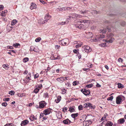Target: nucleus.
<instances>
[{
	"label": "nucleus",
	"mask_w": 126,
	"mask_h": 126,
	"mask_svg": "<svg viewBox=\"0 0 126 126\" xmlns=\"http://www.w3.org/2000/svg\"><path fill=\"white\" fill-rule=\"evenodd\" d=\"M82 49L83 51H84L87 53L90 52L92 50L91 48L89 46L87 45L83 46L82 47Z\"/></svg>",
	"instance_id": "f257e3e1"
},
{
	"label": "nucleus",
	"mask_w": 126,
	"mask_h": 126,
	"mask_svg": "<svg viewBox=\"0 0 126 126\" xmlns=\"http://www.w3.org/2000/svg\"><path fill=\"white\" fill-rule=\"evenodd\" d=\"M61 41L62 44L63 46H65L67 44L68 45L69 43V41L68 39H63Z\"/></svg>",
	"instance_id": "f03ea898"
},
{
	"label": "nucleus",
	"mask_w": 126,
	"mask_h": 126,
	"mask_svg": "<svg viewBox=\"0 0 126 126\" xmlns=\"http://www.w3.org/2000/svg\"><path fill=\"white\" fill-rule=\"evenodd\" d=\"M73 19H75L76 18H81L83 16L80 14H77L76 13L71 14Z\"/></svg>",
	"instance_id": "7ed1b4c3"
},
{
	"label": "nucleus",
	"mask_w": 126,
	"mask_h": 126,
	"mask_svg": "<svg viewBox=\"0 0 126 126\" xmlns=\"http://www.w3.org/2000/svg\"><path fill=\"white\" fill-rule=\"evenodd\" d=\"M81 91L85 95H87L90 94V91L89 90L86 89L81 90Z\"/></svg>",
	"instance_id": "20e7f679"
},
{
	"label": "nucleus",
	"mask_w": 126,
	"mask_h": 126,
	"mask_svg": "<svg viewBox=\"0 0 126 126\" xmlns=\"http://www.w3.org/2000/svg\"><path fill=\"white\" fill-rule=\"evenodd\" d=\"M52 109L50 108H48L44 110L43 112L44 114L46 115L49 114L51 112Z\"/></svg>",
	"instance_id": "39448f33"
},
{
	"label": "nucleus",
	"mask_w": 126,
	"mask_h": 126,
	"mask_svg": "<svg viewBox=\"0 0 126 126\" xmlns=\"http://www.w3.org/2000/svg\"><path fill=\"white\" fill-rule=\"evenodd\" d=\"M39 108H44L46 105V103L45 101H42L39 103Z\"/></svg>",
	"instance_id": "423d86ee"
},
{
	"label": "nucleus",
	"mask_w": 126,
	"mask_h": 126,
	"mask_svg": "<svg viewBox=\"0 0 126 126\" xmlns=\"http://www.w3.org/2000/svg\"><path fill=\"white\" fill-rule=\"evenodd\" d=\"M51 18V16L48 14L46 15L45 16V19L44 21H43L42 23H41L43 24H44L45 23L47 22L48 20H49Z\"/></svg>",
	"instance_id": "0eeeda50"
},
{
	"label": "nucleus",
	"mask_w": 126,
	"mask_h": 126,
	"mask_svg": "<svg viewBox=\"0 0 126 126\" xmlns=\"http://www.w3.org/2000/svg\"><path fill=\"white\" fill-rule=\"evenodd\" d=\"M99 38V36H96L94 38L91 39V42H97L100 40V39H99V38Z\"/></svg>",
	"instance_id": "6e6552de"
},
{
	"label": "nucleus",
	"mask_w": 126,
	"mask_h": 126,
	"mask_svg": "<svg viewBox=\"0 0 126 126\" xmlns=\"http://www.w3.org/2000/svg\"><path fill=\"white\" fill-rule=\"evenodd\" d=\"M122 100V97L120 96H119L116 97V103L117 104H120Z\"/></svg>",
	"instance_id": "1a4fd4ad"
},
{
	"label": "nucleus",
	"mask_w": 126,
	"mask_h": 126,
	"mask_svg": "<svg viewBox=\"0 0 126 126\" xmlns=\"http://www.w3.org/2000/svg\"><path fill=\"white\" fill-rule=\"evenodd\" d=\"M37 6L36 4L33 3L32 2L31 3V6L30 8L32 10L33 9H36L37 8Z\"/></svg>",
	"instance_id": "9d476101"
},
{
	"label": "nucleus",
	"mask_w": 126,
	"mask_h": 126,
	"mask_svg": "<svg viewBox=\"0 0 126 126\" xmlns=\"http://www.w3.org/2000/svg\"><path fill=\"white\" fill-rule=\"evenodd\" d=\"M63 122L65 124H70L72 122L68 119H67L63 120Z\"/></svg>",
	"instance_id": "9b49d317"
},
{
	"label": "nucleus",
	"mask_w": 126,
	"mask_h": 126,
	"mask_svg": "<svg viewBox=\"0 0 126 126\" xmlns=\"http://www.w3.org/2000/svg\"><path fill=\"white\" fill-rule=\"evenodd\" d=\"M29 121L27 120H25L21 122V126H24L28 124Z\"/></svg>",
	"instance_id": "f8f14e48"
},
{
	"label": "nucleus",
	"mask_w": 126,
	"mask_h": 126,
	"mask_svg": "<svg viewBox=\"0 0 126 126\" xmlns=\"http://www.w3.org/2000/svg\"><path fill=\"white\" fill-rule=\"evenodd\" d=\"M109 38V40H106V41L107 43H112L114 40V39L113 37H111Z\"/></svg>",
	"instance_id": "ddd939ff"
},
{
	"label": "nucleus",
	"mask_w": 126,
	"mask_h": 126,
	"mask_svg": "<svg viewBox=\"0 0 126 126\" xmlns=\"http://www.w3.org/2000/svg\"><path fill=\"white\" fill-rule=\"evenodd\" d=\"M118 121L119 124H123L125 122V120L124 118H121L118 120Z\"/></svg>",
	"instance_id": "4468645a"
},
{
	"label": "nucleus",
	"mask_w": 126,
	"mask_h": 126,
	"mask_svg": "<svg viewBox=\"0 0 126 126\" xmlns=\"http://www.w3.org/2000/svg\"><path fill=\"white\" fill-rule=\"evenodd\" d=\"M90 13H91L93 15H95L99 13V12L95 10H93L92 11V12L90 11V12H89V13L88 15H90Z\"/></svg>",
	"instance_id": "2eb2a0df"
},
{
	"label": "nucleus",
	"mask_w": 126,
	"mask_h": 126,
	"mask_svg": "<svg viewBox=\"0 0 126 126\" xmlns=\"http://www.w3.org/2000/svg\"><path fill=\"white\" fill-rule=\"evenodd\" d=\"M80 13L82 14H86L87 15L89 14L90 12V11L87 10H85L84 11H80Z\"/></svg>",
	"instance_id": "dca6fc26"
},
{
	"label": "nucleus",
	"mask_w": 126,
	"mask_h": 126,
	"mask_svg": "<svg viewBox=\"0 0 126 126\" xmlns=\"http://www.w3.org/2000/svg\"><path fill=\"white\" fill-rule=\"evenodd\" d=\"M90 21L89 20H79V22L81 23L83 22L84 23H90Z\"/></svg>",
	"instance_id": "f3484780"
},
{
	"label": "nucleus",
	"mask_w": 126,
	"mask_h": 126,
	"mask_svg": "<svg viewBox=\"0 0 126 126\" xmlns=\"http://www.w3.org/2000/svg\"><path fill=\"white\" fill-rule=\"evenodd\" d=\"M7 11V10H5L4 11H2L1 13V14L0 15L2 17H5Z\"/></svg>",
	"instance_id": "a211bd4d"
},
{
	"label": "nucleus",
	"mask_w": 126,
	"mask_h": 126,
	"mask_svg": "<svg viewBox=\"0 0 126 126\" xmlns=\"http://www.w3.org/2000/svg\"><path fill=\"white\" fill-rule=\"evenodd\" d=\"M29 119L31 121H33L35 120H36L37 118L36 117L34 116L33 115H32Z\"/></svg>",
	"instance_id": "6ab92c4d"
},
{
	"label": "nucleus",
	"mask_w": 126,
	"mask_h": 126,
	"mask_svg": "<svg viewBox=\"0 0 126 126\" xmlns=\"http://www.w3.org/2000/svg\"><path fill=\"white\" fill-rule=\"evenodd\" d=\"M76 27L77 28H79L80 29H83L84 28V26L83 24H80L79 25H76Z\"/></svg>",
	"instance_id": "aec40b11"
},
{
	"label": "nucleus",
	"mask_w": 126,
	"mask_h": 126,
	"mask_svg": "<svg viewBox=\"0 0 126 126\" xmlns=\"http://www.w3.org/2000/svg\"><path fill=\"white\" fill-rule=\"evenodd\" d=\"M61 96H59L57 98V99L55 100V102L56 103H58L61 100Z\"/></svg>",
	"instance_id": "412c9836"
},
{
	"label": "nucleus",
	"mask_w": 126,
	"mask_h": 126,
	"mask_svg": "<svg viewBox=\"0 0 126 126\" xmlns=\"http://www.w3.org/2000/svg\"><path fill=\"white\" fill-rule=\"evenodd\" d=\"M118 87L119 88L122 89L123 88L124 86V85L120 83H118Z\"/></svg>",
	"instance_id": "4be33fe9"
},
{
	"label": "nucleus",
	"mask_w": 126,
	"mask_h": 126,
	"mask_svg": "<svg viewBox=\"0 0 126 126\" xmlns=\"http://www.w3.org/2000/svg\"><path fill=\"white\" fill-rule=\"evenodd\" d=\"M78 113H76L72 114L71 115V116L72 117L75 119V118L77 117L78 116Z\"/></svg>",
	"instance_id": "5701e85b"
},
{
	"label": "nucleus",
	"mask_w": 126,
	"mask_h": 126,
	"mask_svg": "<svg viewBox=\"0 0 126 126\" xmlns=\"http://www.w3.org/2000/svg\"><path fill=\"white\" fill-rule=\"evenodd\" d=\"M113 125V124L110 121H108L105 125V126H112Z\"/></svg>",
	"instance_id": "b1692460"
},
{
	"label": "nucleus",
	"mask_w": 126,
	"mask_h": 126,
	"mask_svg": "<svg viewBox=\"0 0 126 126\" xmlns=\"http://www.w3.org/2000/svg\"><path fill=\"white\" fill-rule=\"evenodd\" d=\"M31 73H29L28 75L26 77V78L28 81L30 80H31L30 77H31Z\"/></svg>",
	"instance_id": "393cba45"
},
{
	"label": "nucleus",
	"mask_w": 126,
	"mask_h": 126,
	"mask_svg": "<svg viewBox=\"0 0 126 126\" xmlns=\"http://www.w3.org/2000/svg\"><path fill=\"white\" fill-rule=\"evenodd\" d=\"M106 32V29H100V32H102L103 33H104Z\"/></svg>",
	"instance_id": "a878e982"
},
{
	"label": "nucleus",
	"mask_w": 126,
	"mask_h": 126,
	"mask_svg": "<svg viewBox=\"0 0 126 126\" xmlns=\"http://www.w3.org/2000/svg\"><path fill=\"white\" fill-rule=\"evenodd\" d=\"M40 88H36L34 90L33 92L35 94L37 93L39 90Z\"/></svg>",
	"instance_id": "bb28decb"
},
{
	"label": "nucleus",
	"mask_w": 126,
	"mask_h": 126,
	"mask_svg": "<svg viewBox=\"0 0 126 126\" xmlns=\"http://www.w3.org/2000/svg\"><path fill=\"white\" fill-rule=\"evenodd\" d=\"M108 115L107 113L105 114L104 115L102 118L101 119V121H102L103 120H105L106 118V117Z\"/></svg>",
	"instance_id": "cd10ccee"
},
{
	"label": "nucleus",
	"mask_w": 126,
	"mask_h": 126,
	"mask_svg": "<svg viewBox=\"0 0 126 126\" xmlns=\"http://www.w3.org/2000/svg\"><path fill=\"white\" fill-rule=\"evenodd\" d=\"M114 36V34L112 33H110L109 34H108L107 35V37L108 38H109L112 37Z\"/></svg>",
	"instance_id": "c85d7f7f"
},
{
	"label": "nucleus",
	"mask_w": 126,
	"mask_h": 126,
	"mask_svg": "<svg viewBox=\"0 0 126 126\" xmlns=\"http://www.w3.org/2000/svg\"><path fill=\"white\" fill-rule=\"evenodd\" d=\"M63 77H60L58 78L57 80L60 82H62L63 81Z\"/></svg>",
	"instance_id": "c756f323"
},
{
	"label": "nucleus",
	"mask_w": 126,
	"mask_h": 126,
	"mask_svg": "<svg viewBox=\"0 0 126 126\" xmlns=\"http://www.w3.org/2000/svg\"><path fill=\"white\" fill-rule=\"evenodd\" d=\"M66 22H58V24L59 25H63L66 24Z\"/></svg>",
	"instance_id": "7c9ffc66"
},
{
	"label": "nucleus",
	"mask_w": 126,
	"mask_h": 126,
	"mask_svg": "<svg viewBox=\"0 0 126 126\" xmlns=\"http://www.w3.org/2000/svg\"><path fill=\"white\" fill-rule=\"evenodd\" d=\"M89 105V103H85L84 104V108H88Z\"/></svg>",
	"instance_id": "2f4dec72"
},
{
	"label": "nucleus",
	"mask_w": 126,
	"mask_h": 126,
	"mask_svg": "<svg viewBox=\"0 0 126 126\" xmlns=\"http://www.w3.org/2000/svg\"><path fill=\"white\" fill-rule=\"evenodd\" d=\"M83 43L82 42L81 43L79 44H78L76 45L75 47L76 48H78L80 47L82 45Z\"/></svg>",
	"instance_id": "473e14b6"
},
{
	"label": "nucleus",
	"mask_w": 126,
	"mask_h": 126,
	"mask_svg": "<svg viewBox=\"0 0 126 126\" xmlns=\"http://www.w3.org/2000/svg\"><path fill=\"white\" fill-rule=\"evenodd\" d=\"M28 60H29V59L27 57L25 58L23 60V62L25 63L26 62H27V61H28Z\"/></svg>",
	"instance_id": "72a5a7b5"
},
{
	"label": "nucleus",
	"mask_w": 126,
	"mask_h": 126,
	"mask_svg": "<svg viewBox=\"0 0 126 126\" xmlns=\"http://www.w3.org/2000/svg\"><path fill=\"white\" fill-rule=\"evenodd\" d=\"M69 111L71 112H73L75 111V109L72 107H70L69 108Z\"/></svg>",
	"instance_id": "f704fd0d"
},
{
	"label": "nucleus",
	"mask_w": 126,
	"mask_h": 126,
	"mask_svg": "<svg viewBox=\"0 0 126 126\" xmlns=\"http://www.w3.org/2000/svg\"><path fill=\"white\" fill-rule=\"evenodd\" d=\"M8 65H6V64H3V65L2 66L4 68H5L6 69H7L9 67H8Z\"/></svg>",
	"instance_id": "c9c22d12"
},
{
	"label": "nucleus",
	"mask_w": 126,
	"mask_h": 126,
	"mask_svg": "<svg viewBox=\"0 0 126 126\" xmlns=\"http://www.w3.org/2000/svg\"><path fill=\"white\" fill-rule=\"evenodd\" d=\"M79 82L77 81H74L73 82V85H76L79 84Z\"/></svg>",
	"instance_id": "e433bc0d"
},
{
	"label": "nucleus",
	"mask_w": 126,
	"mask_h": 126,
	"mask_svg": "<svg viewBox=\"0 0 126 126\" xmlns=\"http://www.w3.org/2000/svg\"><path fill=\"white\" fill-rule=\"evenodd\" d=\"M93 86V84H92L91 83L86 85V87H87V88H89L92 87Z\"/></svg>",
	"instance_id": "4c0bfd02"
},
{
	"label": "nucleus",
	"mask_w": 126,
	"mask_h": 126,
	"mask_svg": "<svg viewBox=\"0 0 126 126\" xmlns=\"http://www.w3.org/2000/svg\"><path fill=\"white\" fill-rule=\"evenodd\" d=\"M67 19H73L71 14H70L68 16Z\"/></svg>",
	"instance_id": "58836bf2"
},
{
	"label": "nucleus",
	"mask_w": 126,
	"mask_h": 126,
	"mask_svg": "<svg viewBox=\"0 0 126 126\" xmlns=\"http://www.w3.org/2000/svg\"><path fill=\"white\" fill-rule=\"evenodd\" d=\"M72 7H68L66 8V10L71 11L72 10Z\"/></svg>",
	"instance_id": "ea45409f"
},
{
	"label": "nucleus",
	"mask_w": 126,
	"mask_h": 126,
	"mask_svg": "<svg viewBox=\"0 0 126 126\" xmlns=\"http://www.w3.org/2000/svg\"><path fill=\"white\" fill-rule=\"evenodd\" d=\"M126 24V22L124 21H122L121 23V25L123 26H124Z\"/></svg>",
	"instance_id": "a19ab883"
},
{
	"label": "nucleus",
	"mask_w": 126,
	"mask_h": 126,
	"mask_svg": "<svg viewBox=\"0 0 126 126\" xmlns=\"http://www.w3.org/2000/svg\"><path fill=\"white\" fill-rule=\"evenodd\" d=\"M9 94L11 95H14L15 94V92L14 91H11L9 92Z\"/></svg>",
	"instance_id": "79ce46f5"
},
{
	"label": "nucleus",
	"mask_w": 126,
	"mask_h": 126,
	"mask_svg": "<svg viewBox=\"0 0 126 126\" xmlns=\"http://www.w3.org/2000/svg\"><path fill=\"white\" fill-rule=\"evenodd\" d=\"M78 109L79 110H83V107L82 105H80L79 106Z\"/></svg>",
	"instance_id": "37998d69"
},
{
	"label": "nucleus",
	"mask_w": 126,
	"mask_h": 126,
	"mask_svg": "<svg viewBox=\"0 0 126 126\" xmlns=\"http://www.w3.org/2000/svg\"><path fill=\"white\" fill-rule=\"evenodd\" d=\"M113 98V96H111L110 97L108 98L107 99L108 100H112Z\"/></svg>",
	"instance_id": "c03bdc74"
},
{
	"label": "nucleus",
	"mask_w": 126,
	"mask_h": 126,
	"mask_svg": "<svg viewBox=\"0 0 126 126\" xmlns=\"http://www.w3.org/2000/svg\"><path fill=\"white\" fill-rule=\"evenodd\" d=\"M41 38L40 37H38L35 39V41L36 42H38L41 40Z\"/></svg>",
	"instance_id": "a18cd8bd"
},
{
	"label": "nucleus",
	"mask_w": 126,
	"mask_h": 126,
	"mask_svg": "<svg viewBox=\"0 0 126 126\" xmlns=\"http://www.w3.org/2000/svg\"><path fill=\"white\" fill-rule=\"evenodd\" d=\"M1 104L2 106L4 107H6L7 105V104L6 102L3 103Z\"/></svg>",
	"instance_id": "49530a36"
},
{
	"label": "nucleus",
	"mask_w": 126,
	"mask_h": 126,
	"mask_svg": "<svg viewBox=\"0 0 126 126\" xmlns=\"http://www.w3.org/2000/svg\"><path fill=\"white\" fill-rule=\"evenodd\" d=\"M13 124L12 123H9L6 124L4 126H13Z\"/></svg>",
	"instance_id": "de8ad7c7"
},
{
	"label": "nucleus",
	"mask_w": 126,
	"mask_h": 126,
	"mask_svg": "<svg viewBox=\"0 0 126 126\" xmlns=\"http://www.w3.org/2000/svg\"><path fill=\"white\" fill-rule=\"evenodd\" d=\"M20 45L18 43H16L13 45V46L15 47H17L18 46Z\"/></svg>",
	"instance_id": "09e8293b"
},
{
	"label": "nucleus",
	"mask_w": 126,
	"mask_h": 126,
	"mask_svg": "<svg viewBox=\"0 0 126 126\" xmlns=\"http://www.w3.org/2000/svg\"><path fill=\"white\" fill-rule=\"evenodd\" d=\"M89 109H92L94 108H93V107L92 106V105L90 103H89V106H88V107Z\"/></svg>",
	"instance_id": "8fccbe9b"
},
{
	"label": "nucleus",
	"mask_w": 126,
	"mask_h": 126,
	"mask_svg": "<svg viewBox=\"0 0 126 126\" xmlns=\"http://www.w3.org/2000/svg\"><path fill=\"white\" fill-rule=\"evenodd\" d=\"M88 122L89 123V124L87 125L88 126L90 124H91L92 122L90 120H88L87 121H86V123H87Z\"/></svg>",
	"instance_id": "3c124183"
},
{
	"label": "nucleus",
	"mask_w": 126,
	"mask_h": 126,
	"mask_svg": "<svg viewBox=\"0 0 126 126\" xmlns=\"http://www.w3.org/2000/svg\"><path fill=\"white\" fill-rule=\"evenodd\" d=\"M99 38H99V39L100 40V38H104L105 37V36L104 35H103V34H102V35H101L100 34V36H99Z\"/></svg>",
	"instance_id": "603ef678"
},
{
	"label": "nucleus",
	"mask_w": 126,
	"mask_h": 126,
	"mask_svg": "<svg viewBox=\"0 0 126 126\" xmlns=\"http://www.w3.org/2000/svg\"><path fill=\"white\" fill-rule=\"evenodd\" d=\"M61 8V11H65L66 10V8L65 7H60Z\"/></svg>",
	"instance_id": "864d4df0"
},
{
	"label": "nucleus",
	"mask_w": 126,
	"mask_h": 126,
	"mask_svg": "<svg viewBox=\"0 0 126 126\" xmlns=\"http://www.w3.org/2000/svg\"><path fill=\"white\" fill-rule=\"evenodd\" d=\"M10 100L9 98L8 97L3 99V101H8Z\"/></svg>",
	"instance_id": "5fc2aeb1"
},
{
	"label": "nucleus",
	"mask_w": 126,
	"mask_h": 126,
	"mask_svg": "<svg viewBox=\"0 0 126 126\" xmlns=\"http://www.w3.org/2000/svg\"><path fill=\"white\" fill-rule=\"evenodd\" d=\"M48 96V94L47 93H45L44 94V96L45 98H46V97H47Z\"/></svg>",
	"instance_id": "6e6d98bb"
},
{
	"label": "nucleus",
	"mask_w": 126,
	"mask_h": 126,
	"mask_svg": "<svg viewBox=\"0 0 126 126\" xmlns=\"http://www.w3.org/2000/svg\"><path fill=\"white\" fill-rule=\"evenodd\" d=\"M78 58L79 59H80L81 58V55H80V53H79V52H78Z\"/></svg>",
	"instance_id": "4d7b16f0"
},
{
	"label": "nucleus",
	"mask_w": 126,
	"mask_h": 126,
	"mask_svg": "<svg viewBox=\"0 0 126 126\" xmlns=\"http://www.w3.org/2000/svg\"><path fill=\"white\" fill-rule=\"evenodd\" d=\"M63 81H64L68 80L69 79V78L68 77H63Z\"/></svg>",
	"instance_id": "13d9d810"
},
{
	"label": "nucleus",
	"mask_w": 126,
	"mask_h": 126,
	"mask_svg": "<svg viewBox=\"0 0 126 126\" xmlns=\"http://www.w3.org/2000/svg\"><path fill=\"white\" fill-rule=\"evenodd\" d=\"M55 46V48L56 49H59L60 48V46L59 45H57L56 46Z\"/></svg>",
	"instance_id": "bf43d9fd"
},
{
	"label": "nucleus",
	"mask_w": 126,
	"mask_h": 126,
	"mask_svg": "<svg viewBox=\"0 0 126 126\" xmlns=\"http://www.w3.org/2000/svg\"><path fill=\"white\" fill-rule=\"evenodd\" d=\"M44 113H41L40 114V117H39L40 118H41L43 117L44 116Z\"/></svg>",
	"instance_id": "052dcab7"
},
{
	"label": "nucleus",
	"mask_w": 126,
	"mask_h": 126,
	"mask_svg": "<svg viewBox=\"0 0 126 126\" xmlns=\"http://www.w3.org/2000/svg\"><path fill=\"white\" fill-rule=\"evenodd\" d=\"M106 44L105 43H104L103 44H100V46H102V47H104L105 45Z\"/></svg>",
	"instance_id": "680f3d73"
},
{
	"label": "nucleus",
	"mask_w": 126,
	"mask_h": 126,
	"mask_svg": "<svg viewBox=\"0 0 126 126\" xmlns=\"http://www.w3.org/2000/svg\"><path fill=\"white\" fill-rule=\"evenodd\" d=\"M39 76V75L38 74H36L35 75L34 77V78L35 79L36 78H37Z\"/></svg>",
	"instance_id": "e2e57ef3"
},
{
	"label": "nucleus",
	"mask_w": 126,
	"mask_h": 126,
	"mask_svg": "<svg viewBox=\"0 0 126 126\" xmlns=\"http://www.w3.org/2000/svg\"><path fill=\"white\" fill-rule=\"evenodd\" d=\"M48 117L47 116H45L43 117V120H42V121H43L44 120H46L47 119V118Z\"/></svg>",
	"instance_id": "0e129e2a"
},
{
	"label": "nucleus",
	"mask_w": 126,
	"mask_h": 126,
	"mask_svg": "<svg viewBox=\"0 0 126 126\" xmlns=\"http://www.w3.org/2000/svg\"><path fill=\"white\" fill-rule=\"evenodd\" d=\"M1 18L3 20H4L5 21H6V17H1Z\"/></svg>",
	"instance_id": "69168bd1"
},
{
	"label": "nucleus",
	"mask_w": 126,
	"mask_h": 126,
	"mask_svg": "<svg viewBox=\"0 0 126 126\" xmlns=\"http://www.w3.org/2000/svg\"><path fill=\"white\" fill-rule=\"evenodd\" d=\"M15 23L14 22V20H13L11 23V25H14L15 24Z\"/></svg>",
	"instance_id": "338daca9"
},
{
	"label": "nucleus",
	"mask_w": 126,
	"mask_h": 126,
	"mask_svg": "<svg viewBox=\"0 0 126 126\" xmlns=\"http://www.w3.org/2000/svg\"><path fill=\"white\" fill-rule=\"evenodd\" d=\"M118 61H119V62H122L123 60L122 58H119L118 59Z\"/></svg>",
	"instance_id": "774afa93"
}]
</instances>
